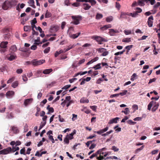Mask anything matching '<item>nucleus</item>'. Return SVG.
I'll list each match as a JSON object with an SVG mask.
<instances>
[{
    "mask_svg": "<svg viewBox=\"0 0 160 160\" xmlns=\"http://www.w3.org/2000/svg\"><path fill=\"white\" fill-rule=\"evenodd\" d=\"M105 148H103L97 151V159L98 160H102L103 159H106L108 158H105V157L108 155V153L105 151Z\"/></svg>",
    "mask_w": 160,
    "mask_h": 160,
    "instance_id": "obj_1",
    "label": "nucleus"
},
{
    "mask_svg": "<svg viewBox=\"0 0 160 160\" xmlns=\"http://www.w3.org/2000/svg\"><path fill=\"white\" fill-rule=\"evenodd\" d=\"M153 105H154V106L152 109V112H154L158 109L159 106V104L158 103H156V102H154L153 101H151L148 105V109L149 110H150L151 107Z\"/></svg>",
    "mask_w": 160,
    "mask_h": 160,
    "instance_id": "obj_2",
    "label": "nucleus"
},
{
    "mask_svg": "<svg viewBox=\"0 0 160 160\" xmlns=\"http://www.w3.org/2000/svg\"><path fill=\"white\" fill-rule=\"evenodd\" d=\"M12 7V4L11 2L8 1H5L2 5V8L4 10H7Z\"/></svg>",
    "mask_w": 160,
    "mask_h": 160,
    "instance_id": "obj_3",
    "label": "nucleus"
},
{
    "mask_svg": "<svg viewBox=\"0 0 160 160\" xmlns=\"http://www.w3.org/2000/svg\"><path fill=\"white\" fill-rule=\"evenodd\" d=\"M45 62L44 60H37L36 59H34L31 61L32 64L34 66H38L40 65L43 63Z\"/></svg>",
    "mask_w": 160,
    "mask_h": 160,
    "instance_id": "obj_4",
    "label": "nucleus"
},
{
    "mask_svg": "<svg viewBox=\"0 0 160 160\" xmlns=\"http://www.w3.org/2000/svg\"><path fill=\"white\" fill-rule=\"evenodd\" d=\"M72 18L74 21L73 23L77 25L79 23V21L81 19V17L80 16H72Z\"/></svg>",
    "mask_w": 160,
    "mask_h": 160,
    "instance_id": "obj_5",
    "label": "nucleus"
},
{
    "mask_svg": "<svg viewBox=\"0 0 160 160\" xmlns=\"http://www.w3.org/2000/svg\"><path fill=\"white\" fill-rule=\"evenodd\" d=\"M101 65H102V66H105L106 68H108L107 66H108V65L107 63L106 62H102L94 66L93 67V68H94L95 70L100 69L101 68Z\"/></svg>",
    "mask_w": 160,
    "mask_h": 160,
    "instance_id": "obj_6",
    "label": "nucleus"
},
{
    "mask_svg": "<svg viewBox=\"0 0 160 160\" xmlns=\"http://www.w3.org/2000/svg\"><path fill=\"white\" fill-rule=\"evenodd\" d=\"M9 31V29L8 28H6L4 29L3 30V32L4 33H7L5 34L4 35V38L6 39H9L11 36L10 33V32H8Z\"/></svg>",
    "mask_w": 160,
    "mask_h": 160,
    "instance_id": "obj_7",
    "label": "nucleus"
},
{
    "mask_svg": "<svg viewBox=\"0 0 160 160\" xmlns=\"http://www.w3.org/2000/svg\"><path fill=\"white\" fill-rule=\"evenodd\" d=\"M108 128L109 127L108 126H107L104 128L100 129L98 131H94V133H97L98 134H102L104 132H106L107 131Z\"/></svg>",
    "mask_w": 160,
    "mask_h": 160,
    "instance_id": "obj_8",
    "label": "nucleus"
},
{
    "mask_svg": "<svg viewBox=\"0 0 160 160\" xmlns=\"http://www.w3.org/2000/svg\"><path fill=\"white\" fill-rule=\"evenodd\" d=\"M59 27L57 25H52L50 28V31L52 32H56L58 30Z\"/></svg>",
    "mask_w": 160,
    "mask_h": 160,
    "instance_id": "obj_9",
    "label": "nucleus"
},
{
    "mask_svg": "<svg viewBox=\"0 0 160 160\" xmlns=\"http://www.w3.org/2000/svg\"><path fill=\"white\" fill-rule=\"evenodd\" d=\"M93 38L96 40L99 44H102V42L104 41V39L100 37L99 36H94L93 37Z\"/></svg>",
    "mask_w": 160,
    "mask_h": 160,
    "instance_id": "obj_10",
    "label": "nucleus"
},
{
    "mask_svg": "<svg viewBox=\"0 0 160 160\" xmlns=\"http://www.w3.org/2000/svg\"><path fill=\"white\" fill-rule=\"evenodd\" d=\"M153 20V18L152 16H151L148 18V26L151 27L152 26L153 22L152 21Z\"/></svg>",
    "mask_w": 160,
    "mask_h": 160,
    "instance_id": "obj_11",
    "label": "nucleus"
},
{
    "mask_svg": "<svg viewBox=\"0 0 160 160\" xmlns=\"http://www.w3.org/2000/svg\"><path fill=\"white\" fill-rule=\"evenodd\" d=\"M81 34L80 32H79L75 34H72L71 32L69 33V37L72 39H75L77 38Z\"/></svg>",
    "mask_w": 160,
    "mask_h": 160,
    "instance_id": "obj_12",
    "label": "nucleus"
},
{
    "mask_svg": "<svg viewBox=\"0 0 160 160\" xmlns=\"http://www.w3.org/2000/svg\"><path fill=\"white\" fill-rule=\"evenodd\" d=\"M47 134V135H48L49 139L51 140L52 143H54L55 142V140L53 138V137L51 135V134H52V131L50 130Z\"/></svg>",
    "mask_w": 160,
    "mask_h": 160,
    "instance_id": "obj_13",
    "label": "nucleus"
},
{
    "mask_svg": "<svg viewBox=\"0 0 160 160\" xmlns=\"http://www.w3.org/2000/svg\"><path fill=\"white\" fill-rule=\"evenodd\" d=\"M14 94V92L13 91H8L7 92L6 96L7 98H12Z\"/></svg>",
    "mask_w": 160,
    "mask_h": 160,
    "instance_id": "obj_14",
    "label": "nucleus"
},
{
    "mask_svg": "<svg viewBox=\"0 0 160 160\" xmlns=\"http://www.w3.org/2000/svg\"><path fill=\"white\" fill-rule=\"evenodd\" d=\"M12 151V148L10 147H8L6 149L2 150L3 155L7 154Z\"/></svg>",
    "mask_w": 160,
    "mask_h": 160,
    "instance_id": "obj_15",
    "label": "nucleus"
},
{
    "mask_svg": "<svg viewBox=\"0 0 160 160\" xmlns=\"http://www.w3.org/2000/svg\"><path fill=\"white\" fill-rule=\"evenodd\" d=\"M76 133V131L74 130L73 132L70 134L67 135L66 137L69 140L72 139L73 138V135Z\"/></svg>",
    "mask_w": 160,
    "mask_h": 160,
    "instance_id": "obj_16",
    "label": "nucleus"
},
{
    "mask_svg": "<svg viewBox=\"0 0 160 160\" xmlns=\"http://www.w3.org/2000/svg\"><path fill=\"white\" fill-rule=\"evenodd\" d=\"M33 101L32 98H29L26 99L24 102V104L25 106H27L28 105L31 104Z\"/></svg>",
    "mask_w": 160,
    "mask_h": 160,
    "instance_id": "obj_17",
    "label": "nucleus"
},
{
    "mask_svg": "<svg viewBox=\"0 0 160 160\" xmlns=\"http://www.w3.org/2000/svg\"><path fill=\"white\" fill-rule=\"evenodd\" d=\"M80 102L82 103H88L89 102V100L86 98H82L80 101Z\"/></svg>",
    "mask_w": 160,
    "mask_h": 160,
    "instance_id": "obj_18",
    "label": "nucleus"
},
{
    "mask_svg": "<svg viewBox=\"0 0 160 160\" xmlns=\"http://www.w3.org/2000/svg\"><path fill=\"white\" fill-rule=\"evenodd\" d=\"M28 4L30 5V6L35 8L36 7L34 5V0H29L28 2Z\"/></svg>",
    "mask_w": 160,
    "mask_h": 160,
    "instance_id": "obj_19",
    "label": "nucleus"
},
{
    "mask_svg": "<svg viewBox=\"0 0 160 160\" xmlns=\"http://www.w3.org/2000/svg\"><path fill=\"white\" fill-rule=\"evenodd\" d=\"M52 71V69L51 68L46 69L43 71L42 73L45 74H49Z\"/></svg>",
    "mask_w": 160,
    "mask_h": 160,
    "instance_id": "obj_20",
    "label": "nucleus"
},
{
    "mask_svg": "<svg viewBox=\"0 0 160 160\" xmlns=\"http://www.w3.org/2000/svg\"><path fill=\"white\" fill-rule=\"evenodd\" d=\"M8 43L7 42H2L0 44V47L1 48H5L7 47Z\"/></svg>",
    "mask_w": 160,
    "mask_h": 160,
    "instance_id": "obj_21",
    "label": "nucleus"
},
{
    "mask_svg": "<svg viewBox=\"0 0 160 160\" xmlns=\"http://www.w3.org/2000/svg\"><path fill=\"white\" fill-rule=\"evenodd\" d=\"M16 58V56L15 55H10L8 56L7 58L8 60L10 61H12V60L15 59Z\"/></svg>",
    "mask_w": 160,
    "mask_h": 160,
    "instance_id": "obj_22",
    "label": "nucleus"
},
{
    "mask_svg": "<svg viewBox=\"0 0 160 160\" xmlns=\"http://www.w3.org/2000/svg\"><path fill=\"white\" fill-rule=\"evenodd\" d=\"M25 4L24 3L18 4L16 6V9L18 10H19L20 8L21 9L23 8L25 6Z\"/></svg>",
    "mask_w": 160,
    "mask_h": 160,
    "instance_id": "obj_23",
    "label": "nucleus"
},
{
    "mask_svg": "<svg viewBox=\"0 0 160 160\" xmlns=\"http://www.w3.org/2000/svg\"><path fill=\"white\" fill-rule=\"evenodd\" d=\"M65 52L63 50L61 49L59 51H57L55 53V57H57L59 54Z\"/></svg>",
    "mask_w": 160,
    "mask_h": 160,
    "instance_id": "obj_24",
    "label": "nucleus"
},
{
    "mask_svg": "<svg viewBox=\"0 0 160 160\" xmlns=\"http://www.w3.org/2000/svg\"><path fill=\"white\" fill-rule=\"evenodd\" d=\"M83 8L85 10H88L91 8V6L88 3H84L83 5Z\"/></svg>",
    "mask_w": 160,
    "mask_h": 160,
    "instance_id": "obj_25",
    "label": "nucleus"
},
{
    "mask_svg": "<svg viewBox=\"0 0 160 160\" xmlns=\"http://www.w3.org/2000/svg\"><path fill=\"white\" fill-rule=\"evenodd\" d=\"M103 16L102 14L99 13H97L96 15L95 18L97 20H99L102 18Z\"/></svg>",
    "mask_w": 160,
    "mask_h": 160,
    "instance_id": "obj_26",
    "label": "nucleus"
},
{
    "mask_svg": "<svg viewBox=\"0 0 160 160\" xmlns=\"http://www.w3.org/2000/svg\"><path fill=\"white\" fill-rule=\"evenodd\" d=\"M75 46H76V45L73 44L72 45H70L68 46L67 47V48L66 49H64V52H66L68 51L70 49L74 48L75 47Z\"/></svg>",
    "mask_w": 160,
    "mask_h": 160,
    "instance_id": "obj_27",
    "label": "nucleus"
},
{
    "mask_svg": "<svg viewBox=\"0 0 160 160\" xmlns=\"http://www.w3.org/2000/svg\"><path fill=\"white\" fill-rule=\"evenodd\" d=\"M42 42H41L40 41V38L38 37L37 39L34 40V44H36L37 45H39L40 44H42Z\"/></svg>",
    "mask_w": 160,
    "mask_h": 160,
    "instance_id": "obj_28",
    "label": "nucleus"
},
{
    "mask_svg": "<svg viewBox=\"0 0 160 160\" xmlns=\"http://www.w3.org/2000/svg\"><path fill=\"white\" fill-rule=\"evenodd\" d=\"M81 111L84 112L87 114H88L90 112V110L88 109L86 107H83V108L81 109Z\"/></svg>",
    "mask_w": 160,
    "mask_h": 160,
    "instance_id": "obj_29",
    "label": "nucleus"
},
{
    "mask_svg": "<svg viewBox=\"0 0 160 160\" xmlns=\"http://www.w3.org/2000/svg\"><path fill=\"white\" fill-rule=\"evenodd\" d=\"M52 16V14L50 12H48V10H47L46 11L45 15V17L46 18H50Z\"/></svg>",
    "mask_w": 160,
    "mask_h": 160,
    "instance_id": "obj_30",
    "label": "nucleus"
},
{
    "mask_svg": "<svg viewBox=\"0 0 160 160\" xmlns=\"http://www.w3.org/2000/svg\"><path fill=\"white\" fill-rule=\"evenodd\" d=\"M118 31L117 30H114L113 29H111V36H114L115 35L114 33H118Z\"/></svg>",
    "mask_w": 160,
    "mask_h": 160,
    "instance_id": "obj_31",
    "label": "nucleus"
},
{
    "mask_svg": "<svg viewBox=\"0 0 160 160\" xmlns=\"http://www.w3.org/2000/svg\"><path fill=\"white\" fill-rule=\"evenodd\" d=\"M42 71L40 70H38L36 72L35 75L37 77H39L41 76Z\"/></svg>",
    "mask_w": 160,
    "mask_h": 160,
    "instance_id": "obj_32",
    "label": "nucleus"
},
{
    "mask_svg": "<svg viewBox=\"0 0 160 160\" xmlns=\"http://www.w3.org/2000/svg\"><path fill=\"white\" fill-rule=\"evenodd\" d=\"M110 27V26L109 25H106L103 26V27H101L100 28V29H101V30H102V31L105 30L109 28Z\"/></svg>",
    "mask_w": 160,
    "mask_h": 160,
    "instance_id": "obj_33",
    "label": "nucleus"
},
{
    "mask_svg": "<svg viewBox=\"0 0 160 160\" xmlns=\"http://www.w3.org/2000/svg\"><path fill=\"white\" fill-rule=\"evenodd\" d=\"M118 125H117L114 128V129H115V131L117 132H118L121 130V128H118Z\"/></svg>",
    "mask_w": 160,
    "mask_h": 160,
    "instance_id": "obj_34",
    "label": "nucleus"
},
{
    "mask_svg": "<svg viewBox=\"0 0 160 160\" xmlns=\"http://www.w3.org/2000/svg\"><path fill=\"white\" fill-rule=\"evenodd\" d=\"M128 15L131 16L132 17H135L138 15V13L136 12H135L133 13H130L128 14Z\"/></svg>",
    "mask_w": 160,
    "mask_h": 160,
    "instance_id": "obj_35",
    "label": "nucleus"
},
{
    "mask_svg": "<svg viewBox=\"0 0 160 160\" xmlns=\"http://www.w3.org/2000/svg\"><path fill=\"white\" fill-rule=\"evenodd\" d=\"M119 119V118L117 117L112 119V120H111V123H117Z\"/></svg>",
    "mask_w": 160,
    "mask_h": 160,
    "instance_id": "obj_36",
    "label": "nucleus"
},
{
    "mask_svg": "<svg viewBox=\"0 0 160 160\" xmlns=\"http://www.w3.org/2000/svg\"><path fill=\"white\" fill-rule=\"evenodd\" d=\"M131 41V38H125L122 40V42H129Z\"/></svg>",
    "mask_w": 160,
    "mask_h": 160,
    "instance_id": "obj_37",
    "label": "nucleus"
},
{
    "mask_svg": "<svg viewBox=\"0 0 160 160\" xmlns=\"http://www.w3.org/2000/svg\"><path fill=\"white\" fill-rule=\"evenodd\" d=\"M18 81H15L13 82L12 84V86L13 88H15L18 86Z\"/></svg>",
    "mask_w": 160,
    "mask_h": 160,
    "instance_id": "obj_38",
    "label": "nucleus"
},
{
    "mask_svg": "<svg viewBox=\"0 0 160 160\" xmlns=\"http://www.w3.org/2000/svg\"><path fill=\"white\" fill-rule=\"evenodd\" d=\"M129 112L130 111L129 108H125V111H122V112L124 113L126 115L129 114Z\"/></svg>",
    "mask_w": 160,
    "mask_h": 160,
    "instance_id": "obj_39",
    "label": "nucleus"
},
{
    "mask_svg": "<svg viewBox=\"0 0 160 160\" xmlns=\"http://www.w3.org/2000/svg\"><path fill=\"white\" fill-rule=\"evenodd\" d=\"M46 124V122H42L40 124V126L38 130L40 131Z\"/></svg>",
    "mask_w": 160,
    "mask_h": 160,
    "instance_id": "obj_40",
    "label": "nucleus"
},
{
    "mask_svg": "<svg viewBox=\"0 0 160 160\" xmlns=\"http://www.w3.org/2000/svg\"><path fill=\"white\" fill-rule=\"evenodd\" d=\"M87 1H86V2H89L91 3L92 6L94 5L96 3V2L94 0H90V1L87 0Z\"/></svg>",
    "mask_w": 160,
    "mask_h": 160,
    "instance_id": "obj_41",
    "label": "nucleus"
},
{
    "mask_svg": "<svg viewBox=\"0 0 160 160\" xmlns=\"http://www.w3.org/2000/svg\"><path fill=\"white\" fill-rule=\"evenodd\" d=\"M19 148L18 147H17L16 146H12V150L13 152H15L17 151L18 150Z\"/></svg>",
    "mask_w": 160,
    "mask_h": 160,
    "instance_id": "obj_42",
    "label": "nucleus"
},
{
    "mask_svg": "<svg viewBox=\"0 0 160 160\" xmlns=\"http://www.w3.org/2000/svg\"><path fill=\"white\" fill-rule=\"evenodd\" d=\"M47 109L49 112H54L53 108L52 107H50L49 105L48 106Z\"/></svg>",
    "mask_w": 160,
    "mask_h": 160,
    "instance_id": "obj_43",
    "label": "nucleus"
},
{
    "mask_svg": "<svg viewBox=\"0 0 160 160\" xmlns=\"http://www.w3.org/2000/svg\"><path fill=\"white\" fill-rule=\"evenodd\" d=\"M132 47L133 45H128L125 47V49H126L127 51H129L132 48Z\"/></svg>",
    "mask_w": 160,
    "mask_h": 160,
    "instance_id": "obj_44",
    "label": "nucleus"
},
{
    "mask_svg": "<svg viewBox=\"0 0 160 160\" xmlns=\"http://www.w3.org/2000/svg\"><path fill=\"white\" fill-rule=\"evenodd\" d=\"M31 28L29 26H25L24 27V31L25 32H27L30 30Z\"/></svg>",
    "mask_w": 160,
    "mask_h": 160,
    "instance_id": "obj_45",
    "label": "nucleus"
},
{
    "mask_svg": "<svg viewBox=\"0 0 160 160\" xmlns=\"http://www.w3.org/2000/svg\"><path fill=\"white\" fill-rule=\"evenodd\" d=\"M137 75L136 73H134L133 74V75L131 76V78L130 79V80L132 81H133L135 79V78L136 77Z\"/></svg>",
    "mask_w": 160,
    "mask_h": 160,
    "instance_id": "obj_46",
    "label": "nucleus"
},
{
    "mask_svg": "<svg viewBox=\"0 0 160 160\" xmlns=\"http://www.w3.org/2000/svg\"><path fill=\"white\" fill-rule=\"evenodd\" d=\"M128 92V91L127 90H124L123 91V92H120L119 93V95H121L122 96H123L124 95L126 94Z\"/></svg>",
    "mask_w": 160,
    "mask_h": 160,
    "instance_id": "obj_47",
    "label": "nucleus"
},
{
    "mask_svg": "<svg viewBox=\"0 0 160 160\" xmlns=\"http://www.w3.org/2000/svg\"><path fill=\"white\" fill-rule=\"evenodd\" d=\"M128 14L125 13L124 12H122L121 14V16H120V18H126V15H128Z\"/></svg>",
    "mask_w": 160,
    "mask_h": 160,
    "instance_id": "obj_48",
    "label": "nucleus"
},
{
    "mask_svg": "<svg viewBox=\"0 0 160 160\" xmlns=\"http://www.w3.org/2000/svg\"><path fill=\"white\" fill-rule=\"evenodd\" d=\"M105 51H106V49L103 48H100L98 50V51L99 53H102Z\"/></svg>",
    "mask_w": 160,
    "mask_h": 160,
    "instance_id": "obj_49",
    "label": "nucleus"
},
{
    "mask_svg": "<svg viewBox=\"0 0 160 160\" xmlns=\"http://www.w3.org/2000/svg\"><path fill=\"white\" fill-rule=\"evenodd\" d=\"M10 49L12 51L14 52L17 50V47L15 45H13L11 47Z\"/></svg>",
    "mask_w": 160,
    "mask_h": 160,
    "instance_id": "obj_50",
    "label": "nucleus"
},
{
    "mask_svg": "<svg viewBox=\"0 0 160 160\" xmlns=\"http://www.w3.org/2000/svg\"><path fill=\"white\" fill-rule=\"evenodd\" d=\"M124 32L126 35H128L131 33V30H126L124 31Z\"/></svg>",
    "mask_w": 160,
    "mask_h": 160,
    "instance_id": "obj_51",
    "label": "nucleus"
},
{
    "mask_svg": "<svg viewBox=\"0 0 160 160\" xmlns=\"http://www.w3.org/2000/svg\"><path fill=\"white\" fill-rule=\"evenodd\" d=\"M69 139H68L66 137L64 139L63 141L65 143H66L67 144H68L69 143Z\"/></svg>",
    "mask_w": 160,
    "mask_h": 160,
    "instance_id": "obj_52",
    "label": "nucleus"
},
{
    "mask_svg": "<svg viewBox=\"0 0 160 160\" xmlns=\"http://www.w3.org/2000/svg\"><path fill=\"white\" fill-rule=\"evenodd\" d=\"M35 44H34L31 46L30 48L31 50H35L37 49V46Z\"/></svg>",
    "mask_w": 160,
    "mask_h": 160,
    "instance_id": "obj_53",
    "label": "nucleus"
},
{
    "mask_svg": "<svg viewBox=\"0 0 160 160\" xmlns=\"http://www.w3.org/2000/svg\"><path fill=\"white\" fill-rule=\"evenodd\" d=\"M72 121H74L75 120H76L77 118V115L74 114H73L72 115Z\"/></svg>",
    "mask_w": 160,
    "mask_h": 160,
    "instance_id": "obj_54",
    "label": "nucleus"
},
{
    "mask_svg": "<svg viewBox=\"0 0 160 160\" xmlns=\"http://www.w3.org/2000/svg\"><path fill=\"white\" fill-rule=\"evenodd\" d=\"M138 5L141 6H143L144 5V4L142 0H139L138 2Z\"/></svg>",
    "mask_w": 160,
    "mask_h": 160,
    "instance_id": "obj_55",
    "label": "nucleus"
},
{
    "mask_svg": "<svg viewBox=\"0 0 160 160\" xmlns=\"http://www.w3.org/2000/svg\"><path fill=\"white\" fill-rule=\"evenodd\" d=\"M50 48L49 47H48L47 48L45 49L43 52L45 53H48L50 51Z\"/></svg>",
    "mask_w": 160,
    "mask_h": 160,
    "instance_id": "obj_56",
    "label": "nucleus"
},
{
    "mask_svg": "<svg viewBox=\"0 0 160 160\" xmlns=\"http://www.w3.org/2000/svg\"><path fill=\"white\" fill-rule=\"evenodd\" d=\"M47 102V100L46 99H44L40 103V105L42 106H43V105L45 104Z\"/></svg>",
    "mask_w": 160,
    "mask_h": 160,
    "instance_id": "obj_57",
    "label": "nucleus"
},
{
    "mask_svg": "<svg viewBox=\"0 0 160 160\" xmlns=\"http://www.w3.org/2000/svg\"><path fill=\"white\" fill-rule=\"evenodd\" d=\"M112 149L113 150L114 152H117L119 150V149L115 146H112Z\"/></svg>",
    "mask_w": 160,
    "mask_h": 160,
    "instance_id": "obj_58",
    "label": "nucleus"
},
{
    "mask_svg": "<svg viewBox=\"0 0 160 160\" xmlns=\"http://www.w3.org/2000/svg\"><path fill=\"white\" fill-rule=\"evenodd\" d=\"M97 156H98V154H97V152H96L95 153H93L92 155L90 157V158L91 159H92L94 157H97Z\"/></svg>",
    "mask_w": 160,
    "mask_h": 160,
    "instance_id": "obj_59",
    "label": "nucleus"
},
{
    "mask_svg": "<svg viewBox=\"0 0 160 160\" xmlns=\"http://www.w3.org/2000/svg\"><path fill=\"white\" fill-rule=\"evenodd\" d=\"M37 22V21L36 20V18H34L32 20L31 22V24H35Z\"/></svg>",
    "mask_w": 160,
    "mask_h": 160,
    "instance_id": "obj_60",
    "label": "nucleus"
},
{
    "mask_svg": "<svg viewBox=\"0 0 160 160\" xmlns=\"http://www.w3.org/2000/svg\"><path fill=\"white\" fill-rule=\"evenodd\" d=\"M22 78L24 82H26L28 81V78L25 74L22 76Z\"/></svg>",
    "mask_w": 160,
    "mask_h": 160,
    "instance_id": "obj_61",
    "label": "nucleus"
},
{
    "mask_svg": "<svg viewBox=\"0 0 160 160\" xmlns=\"http://www.w3.org/2000/svg\"><path fill=\"white\" fill-rule=\"evenodd\" d=\"M14 78L12 77V78H10L7 82V83H9L11 82H12V81H13L14 80Z\"/></svg>",
    "mask_w": 160,
    "mask_h": 160,
    "instance_id": "obj_62",
    "label": "nucleus"
},
{
    "mask_svg": "<svg viewBox=\"0 0 160 160\" xmlns=\"http://www.w3.org/2000/svg\"><path fill=\"white\" fill-rule=\"evenodd\" d=\"M70 86H71L70 85H67L66 86H65L64 87H62V89L66 90V89H68V88H69L70 87Z\"/></svg>",
    "mask_w": 160,
    "mask_h": 160,
    "instance_id": "obj_63",
    "label": "nucleus"
},
{
    "mask_svg": "<svg viewBox=\"0 0 160 160\" xmlns=\"http://www.w3.org/2000/svg\"><path fill=\"white\" fill-rule=\"evenodd\" d=\"M91 46V44L89 43H86L84 44L83 46L82 47H89Z\"/></svg>",
    "mask_w": 160,
    "mask_h": 160,
    "instance_id": "obj_64",
    "label": "nucleus"
}]
</instances>
